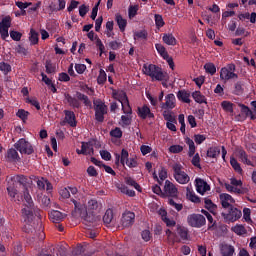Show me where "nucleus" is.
<instances>
[{
	"instance_id": "obj_49",
	"label": "nucleus",
	"mask_w": 256,
	"mask_h": 256,
	"mask_svg": "<svg viewBox=\"0 0 256 256\" xmlns=\"http://www.w3.org/2000/svg\"><path fill=\"white\" fill-rule=\"evenodd\" d=\"M126 183H127V185H130V187H134V189H136V191L141 193V185H139V183H137L135 180H133V178H127Z\"/></svg>"
},
{
	"instance_id": "obj_39",
	"label": "nucleus",
	"mask_w": 256,
	"mask_h": 256,
	"mask_svg": "<svg viewBox=\"0 0 256 256\" xmlns=\"http://www.w3.org/2000/svg\"><path fill=\"white\" fill-rule=\"evenodd\" d=\"M29 41L31 45H37L39 43V33L33 28L30 30Z\"/></svg>"
},
{
	"instance_id": "obj_18",
	"label": "nucleus",
	"mask_w": 256,
	"mask_h": 256,
	"mask_svg": "<svg viewBox=\"0 0 256 256\" xmlns=\"http://www.w3.org/2000/svg\"><path fill=\"white\" fill-rule=\"evenodd\" d=\"M177 100L175 94L171 93L165 96V103H162V109H175Z\"/></svg>"
},
{
	"instance_id": "obj_47",
	"label": "nucleus",
	"mask_w": 256,
	"mask_h": 256,
	"mask_svg": "<svg viewBox=\"0 0 256 256\" xmlns=\"http://www.w3.org/2000/svg\"><path fill=\"white\" fill-rule=\"evenodd\" d=\"M43 11L48 15H53V13L59 11V9H57V5H55V3H51L49 6L43 8Z\"/></svg>"
},
{
	"instance_id": "obj_29",
	"label": "nucleus",
	"mask_w": 256,
	"mask_h": 256,
	"mask_svg": "<svg viewBox=\"0 0 256 256\" xmlns=\"http://www.w3.org/2000/svg\"><path fill=\"white\" fill-rule=\"evenodd\" d=\"M49 217L52 223H59L60 221H63L65 216L59 210H52Z\"/></svg>"
},
{
	"instance_id": "obj_25",
	"label": "nucleus",
	"mask_w": 256,
	"mask_h": 256,
	"mask_svg": "<svg viewBox=\"0 0 256 256\" xmlns=\"http://www.w3.org/2000/svg\"><path fill=\"white\" fill-rule=\"evenodd\" d=\"M162 41L166 45H170L172 47H175V45H177V38H175V36L171 33L163 34Z\"/></svg>"
},
{
	"instance_id": "obj_19",
	"label": "nucleus",
	"mask_w": 256,
	"mask_h": 256,
	"mask_svg": "<svg viewBox=\"0 0 256 256\" xmlns=\"http://www.w3.org/2000/svg\"><path fill=\"white\" fill-rule=\"evenodd\" d=\"M78 155H94L93 144L91 142H82L81 150H76Z\"/></svg>"
},
{
	"instance_id": "obj_61",
	"label": "nucleus",
	"mask_w": 256,
	"mask_h": 256,
	"mask_svg": "<svg viewBox=\"0 0 256 256\" xmlns=\"http://www.w3.org/2000/svg\"><path fill=\"white\" fill-rule=\"evenodd\" d=\"M243 219L246 221V223H251V209L244 208L243 209Z\"/></svg>"
},
{
	"instance_id": "obj_2",
	"label": "nucleus",
	"mask_w": 256,
	"mask_h": 256,
	"mask_svg": "<svg viewBox=\"0 0 256 256\" xmlns=\"http://www.w3.org/2000/svg\"><path fill=\"white\" fill-rule=\"evenodd\" d=\"M70 201L74 203L76 213H78L88 227H91V224L99 221V214L89 212L85 205L81 204L74 198H71Z\"/></svg>"
},
{
	"instance_id": "obj_12",
	"label": "nucleus",
	"mask_w": 256,
	"mask_h": 256,
	"mask_svg": "<svg viewBox=\"0 0 256 256\" xmlns=\"http://www.w3.org/2000/svg\"><path fill=\"white\" fill-rule=\"evenodd\" d=\"M173 171L174 178L177 181V183L185 185L187 184L188 181H190L189 175L185 173V171H183V166H181V164H174Z\"/></svg>"
},
{
	"instance_id": "obj_58",
	"label": "nucleus",
	"mask_w": 256,
	"mask_h": 256,
	"mask_svg": "<svg viewBox=\"0 0 256 256\" xmlns=\"http://www.w3.org/2000/svg\"><path fill=\"white\" fill-rule=\"evenodd\" d=\"M121 121H122L123 127H127L131 125V114L122 115Z\"/></svg>"
},
{
	"instance_id": "obj_7",
	"label": "nucleus",
	"mask_w": 256,
	"mask_h": 256,
	"mask_svg": "<svg viewBox=\"0 0 256 256\" xmlns=\"http://www.w3.org/2000/svg\"><path fill=\"white\" fill-rule=\"evenodd\" d=\"M93 105L96 121L103 123V121H105V115H107V105H105V102H102L101 99L94 100Z\"/></svg>"
},
{
	"instance_id": "obj_31",
	"label": "nucleus",
	"mask_w": 256,
	"mask_h": 256,
	"mask_svg": "<svg viewBox=\"0 0 256 256\" xmlns=\"http://www.w3.org/2000/svg\"><path fill=\"white\" fill-rule=\"evenodd\" d=\"M6 158L8 161H11V162H17L21 160V158L19 157V153L17 152V150L13 148L7 151Z\"/></svg>"
},
{
	"instance_id": "obj_57",
	"label": "nucleus",
	"mask_w": 256,
	"mask_h": 256,
	"mask_svg": "<svg viewBox=\"0 0 256 256\" xmlns=\"http://www.w3.org/2000/svg\"><path fill=\"white\" fill-rule=\"evenodd\" d=\"M186 196H187V199L192 203H201V198L195 195V193H187Z\"/></svg>"
},
{
	"instance_id": "obj_63",
	"label": "nucleus",
	"mask_w": 256,
	"mask_h": 256,
	"mask_svg": "<svg viewBox=\"0 0 256 256\" xmlns=\"http://www.w3.org/2000/svg\"><path fill=\"white\" fill-rule=\"evenodd\" d=\"M134 39H147V31L142 30L134 33Z\"/></svg>"
},
{
	"instance_id": "obj_30",
	"label": "nucleus",
	"mask_w": 256,
	"mask_h": 256,
	"mask_svg": "<svg viewBox=\"0 0 256 256\" xmlns=\"http://www.w3.org/2000/svg\"><path fill=\"white\" fill-rule=\"evenodd\" d=\"M235 155L236 157H238V159H240L242 163H244V165H247L249 161V156L247 155V152H245V150H243L242 148H237L235 150Z\"/></svg>"
},
{
	"instance_id": "obj_8",
	"label": "nucleus",
	"mask_w": 256,
	"mask_h": 256,
	"mask_svg": "<svg viewBox=\"0 0 256 256\" xmlns=\"http://www.w3.org/2000/svg\"><path fill=\"white\" fill-rule=\"evenodd\" d=\"M185 143L189 147L188 156L193 157L191 161L192 165H194V167L201 168V157L199 156V153L195 154V151H196L195 142L193 141V139L187 137L185 138Z\"/></svg>"
},
{
	"instance_id": "obj_16",
	"label": "nucleus",
	"mask_w": 256,
	"mask_h": 256,
	"mask_svg": "<svg viewBox=\"0 0 256 256\" xmlns=\"http://www.w3.org/2000/svg\"><path fill=\"white\" fill-rule=\"evenodd\" d=\"M121 223L122 227H131L135 223V214L131 211L123 213Z\"/></svg>"
},
{
	"instance_id": "obj_15",
	"label": "nucleus",
	"mask_w": 256,
	"mask_h": 256,
	"mask_svg": "<svg viewBox=\"0 0 256 256\" xmlns=\"http://www.w3.org/2000/svg\"><path fill=\"white\" fill-rule=\"evenodd\" d=\"M194 185L197 193H207L211 191V185H209L203 178H196Z\"/></svg>"
},
{
	"instance_id": "obj_5",
	"label": "nucleus",
	"mask_w": 256,
	"mask_h": 256,
	"mask_svg": "<svg viewBox=\"0 0 256 256\" xmlns=\"http://www.w3.org/2000/svg\"><path fill=\"white\" fill-rule=\"evenodd\" d=\"M221 215L225 223H235V221H239V219L243 217V212L235 206H230L226 210L222 211Z\"/></svg>"
},
{
	"instance_id": "obj_24",
	"label": "nucleus",
	"mask_w": 256,
	"mask_h": 256,
	"mask_svg": "<svg viewBox=\"0 0 256 256\" xmlns=\"http://www.w3.org/2000/svg\"><path fill=\"white\" fill-rule=\"evenodd\" d=\"M220 253L222 256H233L235 255V247L229 244H222L220 246Z\"/></svg>"
},
{
	"instance_id": "obj_43",
	"label": "nucleus",
	"mask_w": 256,
	"mask_h": 256,
	"mask_svg": "<svg viewBox=\"0 0 256 256\" xmlns=\"http://www.w3.org/2000/svg\"><path fill=\"white\" fill-rule=\"evenodd\" d=\"M107 82V73H105V70L100 69L99 75L97 78L98 85H104Z\"/></svg>"
},
{
	"instance_id": "obj_10",
	"label": "nucleus",
	"mask_w": 256,
	"mask_h": 256,
	"mask_svg": "<svg viewBox=\"0 0 256 256\" xmlns=\"http://www.w3.org/2000/svg\"><path fill=\"white\" fill-rule=\"evenodd\" d=\"M114 97L119 101V103H121L122 111L125 113V115H131L133 113V110L129 105V98H127V93L119 91L114 93Z\"/></svg>"
},
{
	"instance_id": "obj_38",
	"label": "nucleus",
	"mask_w": 256,
	"mask_h": 256,
	"mask_svg": "<svg viewBox=\"0 0 256 256\" xmlns=\"http://www.w3.org/2000/svg\"><path fill=\"white\" fill-rule=\"evenodd\" d=\"M177 186L173 184V182L166 180L164 185V192L165 193H177Z\"/></svg>"
},
{
	"instance_id": "obj_41",
	"label": "nucleus",
	"mask_w": 256,
	"mask_h": 256,
	"mask_svg": "<svg viewBox=\"0 0 256 256\" xmlns=\"http://www.w3.org/2000/svg\"><path fill=\"white\" fill-rule=\"evenodd\" d=\"M111 221H113V210L108 209V210H106V212L103 216V223H105V225H110Z\"/></svg>"
},
{
	"instance_id": "obj_23",
	"label": "nucleus",
	"mask_w": 256,
	"mask_h": 256,
	"mask_svg": "<svg viewBox=\"0 0 256 256\" xmlns=\"http://www.w3.org/2000/svg\"><path fill=\"white\" fill-rule=\"evenodd\" d=\"M64 115H65V121H66V123H68V125H70V127H77V120L75 118V112L65 110Z\"/></svg>"
},
{
	"instance_id": "obj_35",
	"label": "nucleus",
	"mask_w": 256,
	"mask_h": 256,
	"mask_svg": "<svg viewBox=\"0 0 256 256\" xmlns=\"http://www.w3.org/2000/svg\"><path fill=\"white\" fill-rule=\"evenodd\" d=\"M221 155V149L219 147H210L207 150V157H210V159H217Z\"/></svg>"
},
{
	"instance_id": "obj_6",
	"label": "nucleus",
	"mask_w": 256,
	"mask_h": 256,
	"mask_svg": "<svg viewBox=\"0 0 256 256\" xmlns=\"http://www.w3.org/2000/svg\"><path fill=\"white\" fill-rule=\"evenodd\" d=\"M236 66L233 63L227 64L225 67L220 69V81L223 83H227V81H231V79H239V75L235 73Z\"/></svg>"
},
{
	"instance_id": "obj_9",
	"label": "nucleus",
	"mask_w": 256,
	"mask_h": 256,
	"mask_svg": "<svg viewBox=\"0 0 256 256\" xmlns=\"http://www.w3.org/2000/svg\"><path fill=\"white\" fill-rule=\"evenodd\" d=\"M187 223L189 227H194L195 229H201L207 225V220L202 214H190L187 216Z\"/></svg>"
},
{
	"instance_id": "obj_34",
	"label": "nucleus",
	"mask_w": 256,
	"mask_h": 256,
	"mask_svg": "<svg viewBox=\"0 0 256 256\" xmlns=\"http://www.w3.org/2000/svg\"><path fill=\"white\" fill-rule=\"evenodd\" d=\"M177 233L183 241H187V239H189V230H187V228L178 225Z\"/></svg>"
},
{
	"instance_id": "obj_4",
	"label": "nucleus",
	"mask_w": 256,
	"mask_h": 256,
	"mask_svg": "<svg viewBox=\"0 0 256 256\" xmlns=\"http://www.w3.org/2000/svg\"><path fill=\"white\" fill-rule=\"evenodd\" d=\"M65 99L67 100V103L70 105V107H74V109H79V107H81V102L79 101H83L85 107L92 106L89 97L81 92H76V97L65 94Z\"/></svg>"
},
{
	"instance_id": "obj_52",
	"label": "nucleus",
	"mask_w": 256,
	"mask_h": 256,
	"mask_svg": "<svg viewBox=\"0 0 256 256\" xmlns=\"http://www.w3.org/2000/svg\"><path fill=\"white\" fill-rule=\"evenodd\" d=\"M221 107L222 109H224V111H227L228 113H233V103L229 101H223L221 103Z\"/></svg>"
},
{
	"instance_id": "obj_44",
	"label": "nucleus",
	"mask_w": 256,
	"mask_h": 256,
	"mask_svg": "<svg viewBox=\"0 0 256 256\" xmlns=\"http://www.w3.org/2000/svg\"><path fill=\"white\" fill-rule=\"evenodd\" d=\"M154 19L157 29H161V27L165 26V21L163 20V16L161 14H155Z\"/></svg>"
},
{
	"instance_id": "obj_21",
	"label": "nucleus",
	"mask_w": 256,
	"mask_h": 256,
	"mask_svg": "<svg viewBox=\"0 0 256 256\" xmlns=\"http://www.w3.org/2000/svg\"><path fill=\"white\" fill-rule=\"evenodd\" d=\"M153 179L159 183V185H163V181L167 179V169L165 167H160L158 170V176L157 172L153 173Z\"/></svg>"
},
{
	"instance_id": "obj_3",
	"label": "nucleus",
	"mask_w": 256,
	"mask_h": 256,
	"mask_svg": "<svg viewBox=\"0 0 256 256\" xmlns=\"http://www.w3.org/2000/svg\"><path fill=\"white\" fill-rule=\"evenodd\" d=\"M142 71L144 75L151 77L152 81H167L169 79L167 72L155 64H144Z\"/></svg>"
},
{
	"instance_id": "obj_51",
	"label": "nucleus",
	"mask_w": 256,
	"mask_h": 256,
	"mask_svg": "<svg viewBox=\"0 0 256 256\" xmlns=\"http://www.w3.org/2000/svg\"><path fill=\"white\" fill-rule=\"evenodd\" d=\"M163 117H164L165 121L175 122V116H173V114L171 113V111H169V109H165L163 111Z\"/></svg>"
},
{
	"instance_id": "obj_50",
	"label": "nucleus",
	"mask_w": 256,
	"mask_h": 256,
	"mask_svg": "<svg viewBox=\"0 0 256 256\" xmlns=\"http://www.w3.org/2000/svg\"><path fill=\"white\" fill-rule=\"evenodd\" d=\"M110 135L111 137H115V139H121L123 137V131H121V128L116 127L110 131Z\"/></svg>"
},
{
	"instance_id": "obj_36",
	"label": "nucleus",
	"mask_w": 256,
	"mask_h": 256,
	"mask_svg": "<svg viewBox=\"0 0 256 256\" xmlns=\"http://www.w3.org/2000/svg\"><path fill=\"white\" fill-rule=\"evenodd\" d=\"M38 201L43 207H51V198L43 193L38 194Z\"/></svg>"
},
{
	"instance_id": "obj_20",
	"label": "nucleus",
	"mask_w": 256,
	"mask_h": 256,
	"mask_svg": "<svg viewBox=\"0 0 256 256\" xmlns=\"http://www.w3.org/2000/svg\"><path fill=\"white\" fill-rule=\"evenodd\" d=\"M220 203L224 210L229 209V207H232L231 203H235V200L233 197L229 194L222 193L220 194Z\"/></svg>"
},
{
	"instance_id": "obj_22",
	"label": "nucleus",
	"mask_w": 256,
	"mask_h": 256,
	"mask_svg": "<svg viewBox=\"0 0 256 256\" xmlns=\"http://www.w3.org/2000/svg\"><path fill=\"white\" fill-rule=\"evenodd\" d=\"M37 187L40 189V191H52L53 190V184H51L49 181L45 180L44 178H40L36 180Z\"/></svg>"
},
{
	"instance_id": "obj_37",
	"label": "nucleus",
	"mask_w": 256,
	"mask_h": 256,
	"mask_svg": "<svg viewBox=\"0 0 256 256\" xmlns=\"http://www.w3.org/2000/svg\"><path fill=\"white\" fill-rule=\"evenodd\" d=\"M206 209L212 213V215H217V205L211 201V199H205L204 201Z\"/></svg>"
},
{
	"instance_id": "obj_32",
	"label": "nucleus",
	"mask_w": 256,
	"mask_h": 256,
	"mask_svg": "<svg viewBox=\"0 0 256 256\" xmlns=\"http://www.w3.org/2000/svg\"><path fill=\"white\" fill-rule=\"evenodd\" d=\"M203 215L207 218L208 221V231H211V229H214L217 225V222L213 219V216L211 213L207 212L206 210H202Z\"/></svg>"
},
{
	"instance_id": "obj_33",
	"label": "nucleus",
	"mask_w": 256,
	"mask_h": 256,
	"mask_svg": "<svg viewBox=\"0 0 256 256\" xmlns=\"http://www.w3.org/2000/svg\"><path fill=\"white\" fill-rule=\"evenodd\" d=\"M192 97L196 103H199L200 105L203 103H207V98L205 95L201 94V91H195L192 93Z\"/></svg>"
},
{
	"instance_id": "obj_64",
	"label": "nucleus",
	"mask_w": 256,
	"mask_h": 256,
	"mask_svg": "<svg viewBox=\"0 0 256 256\" xmlns=\"http://www.w3.org/2000/svg\"><path fill=\"white\" fill-rule=\"evenodd\" d=\"M89 11V6L82 4L81 6H79V15L80 17H85V15H87V12Z\"/></svg>"
},
{
	"instance_id": "obj_28",
	"label": "nucleus",
	"mask_w": 256,
	"mask_h": 256,
	"mask_svg": "<svg viewBox=\"0 0 256 256\" xmlns=\"http://www.w3.org/2000/svg\"><path fill=\"white\" fill-rule=\"evenodd\" d=\"M116 164L118 165L119 161L121 165H125L129 161V152L125 149H122L121 155L116 154Z\"/></svg>"
},
{
	"instance_id": "obj_27",
	"label": "nucleus",
	"mask_w": 256,
	"mask_h": 256,
	"mask_svg": "<svg viewBox=\"0 0 256 256\" xmlns=\"http://www.w3.org/2000/svg\"><path fill=\"white\" fill-rule=\"evenodd\" d=\"M176 96L179 101H182V103H191V93L187 92V90H179Z\"/></svg>"
},
{
	"instance_id": "obj_54",
	"label": "nucleus",
	"mask_w": 256,
	"mask_h": 256,
	"mask_svg": "<svg viewBox=\"0 0 256 256\" xmlns=\"http://www.w3.org/2000/svg\"><path fill=\"white\" fill-rule=\"evenodd\" d=\"M12 179H14V181H17L20 186L22 185V187H25V185H27V181H29V179H27V177L23 175L14 176Z\"/></svg>"
},
{
	"instance_id": "obj_11",
	"label": "nucleus",
	"mask_w": 256,
	"mask_h": 256,
	"mask_svg": "<svg viewBox=\"0 0 256 256\" xmlns=\"http://www.w3.org/2000/svg\"><path fill=\"white\" fill-rule=\"evenodd\" d=\"M14 147L22 155H33L35 151L33 145H31L29 141H26L25 138H21L19 141H17Z\"/></svg>"
},
{
	"instance_id": "obj_53",
	"label": "nucleus",
	"mask_w": 256,
	"mask_h": 256,
	"mask_svg": "<svg viewBox=\"0 0 256 256\" xmlns=\"http://www.w3.org/2000/svg\"><path fill=\"white\" fill-rule=\"evenodd\" d=\"M0 71H2L4 75L11 73V65L5 62H0Z\"/></svg>"
},
{
	"instance_id": "obj_46",
	"label": "nucleus",
	"mask_w": 256,
	"mask_h": 256,
	"mask_svg": "<svg viewBox=\"0 0 256 256\" xmlns=\"http://www.w3.org/2000/svg\"><path fill=\"white\" fill-rule=\"evenodd\" d=\"M204 69L206 73H209L210 75H215V73H217V67H215V64L213 63H206Z\"/></svg>"
},
{
	"instance_id": "obj_40",
	"label": "nucleus",
	"mask_w": 256,
	"mask_h": 256,
	"mask_svg": "<svg viewBox=\"0 0 256 256\" xmlns=\"http://www.w3.org/2000/svg\"><path fill=\"white\" fill-rule=\"evenodd\" d=\"M155 47L159 55H161L163 59H169V53L167 52V49H165V46H163L162 44H156Z\"/></svg>"
},
{
	"instance_id": "obj_45",
	"label": "nucleus",
	"mask_w": 256,
	"mask_h": 256,
	"mask_svg": "<svg viewBox=\"0 0 256 256\" xmlns=\"http://www.w3.org/2000/svg\"><path fill=\"white\" fill-rule=\"evenodd\" d=\"M243 82L238 81L234 84V90L233 93L234 95H243Z\"/></svg>"
},
{
	"instance_id": "obj_60",
	"label": "nucleus",
	"mask_w": 256,
	"mask_h": 256,
	"mask_svg": "<svg viewBox=\"0 0 256 256\" xmlns=\"http://www.w3.org/2000/svg\"><path fill=\"white\" fill-rule=\"evenodd\" d=\"M96 47H98L100 51V57L105 53V45H103V41L100 40L99 36H96Z\"/></svg>"
},
{
	"instance_id": "obj_17",
	"label": "nucleus",
	"mask_w": 256,
	"mask_h": 256,
	"mask_svg": "<svg viewBox=\"0 0 256 256\" xmlns=\"http://www.w3.org/2000/svg\"><path fill=\"white\" fill-rule=\"evenodd\" d=\"M138 117H140V119H154L155 114L151 112L149 106L143 105L142 107H138Z\"/></svg>"
},
{
	"instance_id": "obj_48",
	"label": "nucleus",
	"mask_w": 256,
	"mask_h": 256,
	"mask_svg": "<svg viewBox=\"0 0 256 256\" xmlns=\"http://www.w3.org/2000/svg\"><path fill=\"white\" fill-rule=\"evenodd\" d=\"M16 117H19L21 121L25 122L29 117V112L25 111L24 109H19L16 113Z\"/></svg>"
},
{
	"instance_id": "obj_42",
	"label": "nucleus",
	"mask_w": 256,
	"mask_h": 256,
	"mask_svg": "<svg viewBox=\"0 0 256 256\" xmlns=\"http://www.w3.org/2000/svg\"><path fill=\"white\" fill-rule=\"evenodd\" d=\"M230 165L237 173H243V169L241 168V164L237 162V159L231 157L230 158Z\"/></svg>"
},
{
	"instance_id": "obj_1",
	"label": "nucleus",
	"mask_w": 256,
	"mask_h": 256,
	"mask_svg": "<svg viewBox=\"0 0 256 256\" xmlns=\"http://www.w3.org/2000/svg\"><path fill=\"white\" fill-rule=\"evenodd\" d=\"M9 197L15 203H23V208L21 210L22 219H24V225L22 227V231L24 233H33L35 231V226H33V221L35 217H41V209L35 206V202H33V198L31 194L24 193H9Z\"/></svg>"
},
{
	"instance_id": "obj_13",
	"label": "nucleus",
	"mask_w": 256,
	"mask_h": 256,
	"mask_svg": "<svg viewBox=\"0 0 256 256\" xmlns=\"http://www.w3.org/2000/svg\"><path fill=\"white\" fill-rule=\"evenodd\" d=\"M12 21L11 16H5L0 21V37L3 41H7L9 37V28L11 27Z\"/></svg>"
},
{
	"instance_id": "obj_14",
	"label": "nucleus",
	"mask_w": 256,
	"mask_h": 256,
	"mask_svg": "<svg viewBox=\"0 0 256 256\" xmlns=\"http://www.w3.org/2000/svg\"><path fill=\"white\" fill-rule=\"evenodd\" d=\"M86 209L90 213H101V209H103V204H101V201L97 200L96 198H91L87 202Z\"/></svg>"
},
{
	"instance_id": "obj_56",
	"label": "nucleus",
	"mask_w": 256,
	"mask_h": 256,
	"mask_svg": "<svg viewBox=\"0 0 256 256\" xmlns=\"http://www.w3.org/2000/svg\"><path fill=\"white\" fill-rule=\"evenodd\" d=\"M10 37L13 41H21V37H23V34L21 32L11 30Z\"/></svg>"
},
{
	"instance_id": "obj_59",
	"label": "nucleus",
	"mask_w": 256,
	"mask_h": 256,
	"mask_svg": "<svg viewBox=\"0 0 256 256\" xmlns=\"http://www.w3.org/2000/svg\"><path fill=\"white\" fill-rule=\"evenodd\" d=\"M207 136L203 135V134H195L194 135V141L196 143V145H201L204 141H206Z\"/></svg>"
},
{
	"instance_id": "obj_26",
	"label": "nucleus",
	"mask_w": 256,
	"mask_h": 256,
	"mask_svg": "<svg viewBox=\"0 0 256 256\" xmlns=\"http://www.w3.org/2000/svg\"><path fill=\"white\" fill-rule=\"evenodd\" d=\"M115 21L121 31V33H124L125 29H127V19L123 18V16L119 13L115 15Z\"/></svg>"
},
{
	"instance_id": "obj_62",
	"label": "nucleus",
	"mask_w": 256,
	"mask_h": 256,
	"mask_svg": "<svg viewBox=\"0 0 256 256\" xmlns=\"http://www.w3.org/2000/svg\"><path fill=\"white\" fill-rule=\"evenodd\" d=\"M137 11H139L138 6H130L128 9L129 19H133V17H135V15H137Z\"/></svg>"
},
{
	"instance_id": "obj_55",
	"label": "nucleus",
	"mask_w": 256,
	"mask_h": 256,
	"mask_svg": "<svg viewBox=\"0 0 256 256\" xmlns=\"http://www.w3.org/2000/svg\"><path fill=\"white\" fill-rule=\"evenodd\" d=\"M234 233H236V235H245L247 233V229H245V226L243 225H236L233 228Z\"/></svg>"
}]
</instances>
